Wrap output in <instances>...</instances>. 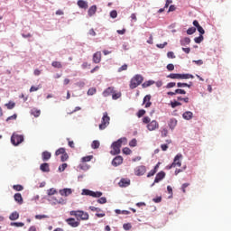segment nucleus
Listing matches in <instances>:
<instances>
[{"instance_id": "3c124183", "label": "nucleus", "mask_w": 231, "mask_h": 231, "mask_svg": "<svg viewBox=\"0 0 231 231\" xmlns=\"http://www.w3.org/2000/svg\"><path fill=\"white\" fill-rule=\"evenodd\" d=\"M171 106L174 109L175 107H178V106H181V103L178 101H173L171 103Z\"/></svg>"}, {"instance_id": "473e14b6", "label": "nucleus", "mask_w": 231, "mask_h": 231, "mask_svg": "<svg viewBox=\"0 0 231 231\" xmlns=\"http://www.w3.org/2000/svg\"><path fill=\"white\" fill-rule=\"evenodd\" d=\"M79 169H80L81 171H88V169H89V165H88V164L85 163V162L79 164Z\"/></svg>"}, {"instance_id": "680f3d73", "label": "nucleus", "mask_w": 231, "mask_h": 231, "mask_svg": "<svg viewBox=\"0 0 231 231\" xmlns=\"http://www.w3.org/2000/svg\"><path fill=\"white\" fill-rule=\"evenodd\" d=\"M166 68L168 71H174V64L172 63L168 64Z\"/></svg>"}, {"instance_id": "f3484780", "label": "nucleus", "mask_w": 231, "mask_h": 231, "mask_svg": "<svg viewBox=\"0 0 231 231\" xmlns=\"http://www.w3.org/2000/svg\"><path fill=\"white\" fill-rule=\"evenodd\" d=\"M72 192L73 191L71 190V189H68V188L60 189V196H65L66 198H67V196H69Z\"/></svg>"}, {"instance_id": "864d4df0", "label": "nucleus", "mask_w": 231, "mask_h": 231, "mask_svg": "<svg viewBox=\"0 0 231 231\" xmlns=\"http://www.w3.org/2000/svg\"><path fill=\"white\" fill-rule=\"evenodd\" d=\"M101 196H102V192H100V191H97V192L92 191V198H100Z\"/></svg>"}, {"instance_id": "2eb2a0df", "label": "nucleus", "mask_w": 231, "mask_h": 231, "mask_svg": "<svg viewBox=\"0 0 231 231\" xmlns=\"http://www.w3.org/2000/svg\"><path fill=\"white\" fill-rule=\"evenodd\" d=\"M163 178H165L164 171H160L159 173H157L153 183H160V181H162V180H163Z\"/></svg>"}, {"instance_id": "c9c22d12", "label": "nucleus", "mask_w": 231, "mask_h": 231, "mask_svg": "<svg viewBox=\"0 0 231 231\" xmlns=\"http://www.w3.org/2000/svg\"><path fill=\"white\" fill-rule=\"evenodd\" d=\"M194 42L197 43V44H200V42H203V34H200L199 37H196L194 39Z\"/></svg>"}, {"instance_id": "0eeeda50", "label": "nucleus", "mask_w": 231, "mask_h": 231, "mask_svg": "<svg viewBox=\"0 0 231 231\" xmlns=\"http://www.w3.org/2000/svg\"><path fill=\"white\" fill-rule=\"evenodd\" d=\"M11 142L13 145H19L20 143H23V142H24V136L14 134L11 137Z\"/></svg>"}, {"instance_id": "8fccbe9b", "label": "nucleus", "mask_w": 231, "mask_h": 231, "mask_svg": "<svg viewBox=\"0 0 231 231\" xmlns=\"http://www.w3.org/2000/svg\"><path fill=\"white\" fill-rule=\"evenodd\" d=\"M138 144L136 139H133L132 141L129 142V145L130 147H136V145Z\"/></svg>"}, {"instance_id": "13d9d810", "label": "nucleus", "mask_w": 231, "mask_h": 231, "mask_svg": "<svg viewBox=\"0 0 231 231\" xmlns=\"http://www.w3.org/2000/svg\"><path fill=\"white\" fill-rule=\"evenodd\" d=\"M68 158H69V156L68 155V153H66V152L61 155V162H66L68 161Z\"/></svg>"}, {"instance_id": "37998d69", "label": "nucleus", "mask_w": 231, "mask_h": 231, "mask_svg": "<svg viewBox=\"0 0 231 231\" xmlns=\"http://www.w3.org/2000/svg\"><path fill=\"white\" fill-rule=\"evenodd\" d=\"M110 17H112V19H116V17H118V13L116 12V10H113L110 12Z\"/></svg>"}, {"instance_id": "6e6d98bb", "label": "nucleus", "mask_w": 231, "mask_h": 231, "mask_svg": "<svg viewBox=\"0 0 231 231\" xmlns=\"http://www.w3.org/2000/svg\"><path fill=\"white\" fill-rule=\"evenodd\" d=\"M143 124H151V117L145 116L143 118Z\"/></svg>"}, {"instance_id": "b1692460", "label": "nucleus", "mask_w": 231, "mask_h": 231, "mask_svg": "<svg viewBox=\"0 0 231 231\" xmlns=\"http://www.w3.org/2000/svg\"><path fill=\"white\" fill-rule=\"evenodd\" d=\"M88 14L89 17H93V15H95V14H97V5L90 6Z\"/></svg>"}, {"instance_id": "de8ad7c7", "label": "nucleus", "mask_w": 231, "mask_h": 231, "mask_svg": "<svg viewBox=\"0 0 231 231\" xmlns=\"http://www.w3.org/2000/svg\"><path fill=\"white\" fill-rule=\"evenodd\" d=\"M48 217H50L47 215H36L35 216V219H48Z\"/></svg>"}, {"instance_id": "72a5a7b5", "label": "nucleus", "mask_w": 231, "mask_h": 231, "mask_svg": "<svg viewBox=\"0 0 231 231\" xmlns=\"http://www.w3.org/2000/svg\"><path fill=\"white\" fill-rule=\"evenodd\" d=\"M48 196H54V194H57V189L55 188H51L47 190Z\"/></svg>"}, {"instance_id": "20e7f679", "label": "nucleus", "mask_w": 231, "mask_h": 231, "mask_svg": "<svg viewBox=\"0 0 231 231\" xmlns=\"http://www.w3.org/2000/svg\"><path fill=\"white\" fill-rule=\"evenodd\" d=\"M142 82H143V77L138 74L134 76L130 81V89L138 88Z\"/></svg>"}, {"instance_id": "c03bdc74", "label": "nucleus", "mask_w": 231, "mask_h": 231, "mask_svg": "<svg viewBox=\"0 0 231 231\" xmlns=\"http://www.w3.org/2000/svg\"><path fill=\"white\" fill-rule=\"evenodd\" d=\"M82 194L85 196H93V191L89 189H83Z\"/></svg>"}, {"instance_id": "774afa93", "label": "nucleus", "mask_w": 231, "mask_h": 231, "mask_svg": "<svg viewBox=\"0 0 231 231\" xmlns=\"http://www.w3.org/2000/svg\"><path fill=\"white\" fill-rule=\"evenodd\" d=\"M154 174H156V170H152L148 172L147 178H151L152 176H154Z\"/></svg>"}, {"instance_id": "cd10ccee", "label": "nucleus", "mask_w": 231, "mask_h": 231, "mask_svg": "<svg viewBox=\"0 0 231 231\" xmlns=\"http://www.w3.org/2000/svg\"><path fill=\"white\" fill-rule=\"evenodd\" d=\"M93 160V155H88L81 158L82 163H86L88 162H91Z\"/></svg>"}, {"instance_id": "f8f14e48", "label": "nucleus", "mask_w": 231, "mask_h": 231, "mask_svg": "<svg viewBox=\"0 0 231 231\" xmlns=\"http://www.w3.org/2000/svg\"><path fill=\"white\" fill-rule=\"evenodd\" d=\"M124 163V158L122 156H116L112 161V165L114 167H118V165H122Z\"/></svg>"}, {"instance_id": "79ce46f5", "label": "nucleus", "mask_w": 231, "mask_h": 231, "mask_svg": "<svg viewBox=\"0 0 231 231\" xmlns=\"http://www.w3.org/2000/svg\"><path fill=\"white\" fill-rule=\"evenodd\" d=\"M97 203H100V205H104L105 203H107V199H106V197H102L97 199Z\"/></svg>"}, {"instance_id": "c85d7f7f", "label": "nucleus", "mask_w": 231, "mask_h": 231, "mask_svg": "<svg viewBox=\"0 0 231 231\" xmlns=\"http://www.w3.org/2000/svg\"><path fill=\"white\" fill-rule=\"evenodd\" d=\"M52 68H57L60 69L62 68V63L60 61H52L51 63Z\"/></svg>"}, {"instance_id": "0e129e2a", "label": "nucleus", "mask_w": 231, "mask_h": 231, "mask_svg": "<svg viewBox=\"0 0 231 231\" xmlns=\"http://www.w3.org/2000/svg\"><path fill=\"white\" fill-rule=\"evenodd\" d=\"M167 57H168V59H176V55H174V52H172V51H169L167 53Z\"/></svg>"}, {"instance_id": "bb28decb", "label": "nucleus", "mask_w": 231, "mask_h": 231, "mask_svg": "<svg viewBox=\"0 0 231 231\" xmlns=\"http://www.w3.org/2000/svg\"><path fill=\"white\" fill-rule=\"evenodd\" d=\"M19 217V213L17 211L13 212L10 216H9V219L11 221H15L17 220V218Z\"/></svg>"}, {"instance_id": "49530a36", "label": "nucleus", "mask_w": 231, "mask_h": 231, "mask_svg": "<svg viewBox=\"0 0 231 231\" xmlns=\"http://www.w3.org/2000/svg\"><path fill=\"white\" fill-rule=\"evenodd\" d=\"M5 106L7 107V109H14V107H15V103L9 102V103L5 104Z\"/></svg>"}, {"instance_id": "ea45409f", "label": "nucleus", "mask_w": 231, "mask_h": 231, "mask_svg": "<svg viewBox=\"0 0 231 231\" xmlns=\"http://www.w3.org/2000/svg\"><path fill=\"white\" fill-rule=\"evenodd\" d=\"M67 168H68V163H62V164L59 167V171H60V172H64V171H66Z\"/></svg>"}, {"instance_id": "ddd939ff", "label": "nucleus", "mask_w": 231, "mask_h": 231, "mask_svg": "<svg viewBox=\"0 0 231 231\" xmlns=\"http://www.w3.org/2000/svg\"><path fill=\"white\" fill-rule=\"evenodd\" d=\"M102 60V52L97 51L93 54V62L95 64H100V61Z\"/></svg>"}, {"instance_id": "412c9836", "label": "nucleus", "mask_w": 231, "mask_h": 231, "mask_svg": "<svg viewBox=\"0 0 231 231\" xmlns=\"http://www.w3.org/2000/svg\"><path fill=\"white\" fill-rule=\"evenodd\" d=\"M115 88L109 87L103 92V97H111L114 93Z\"/></svg>"}, {"instance_id": "4d7b16f0", "label": "nucleus", "mask_w": 231, "mask_h": 231, "mask_svg": "<svg viewBox=\"0 0 231 231\" xmlns=\"http://www.w3.org/2000/svg\"><path fill=\"white\" fill-rule=\"evenodd\" d=\"M10 120H17V114H14L13 116L7 117L6 122H10Z\"/></svg>"}, {"instance_id": "39448f33", "label": "nucleus", "mask_w": 231, "mask_h": 231, "mask_svg": "<svg viewBox=\"0 0 231 231\" xmlns=\"http://www.w3.org/2000/svg\"><path fill=\"white\" fill-rule=\"evenodd\" d=\"M111 120V117L107 115V112L103 113V117L101 120V124L99 125L100 131H104L109 125V122Z\"/></svg>"}, {"instance_id": "5701e85b", "label": "nucleus", "mask_w": 231, "mask_h": 231, "mask_svg": "<svg viewBox=\"0 0 231 231\" xmlns=\"http://www.w3.org/2000/svg\"><path fill=\"white\" fill-rule=\"evenodd\" d=\"M42 158L43 162H48V160H50V158H51V152H47V151L43 152L42 153Z\"/></svg>"}, {"instance_id": "a19ab883", "label": "nucleus", "mask_w": 231, "mask_h": 231, "mask_svg": "<svg viewBox=\"0 0 231 231\" xmlns=\"http://www.w3.org/2000/svg\"><path fill=\"white\" fill-rule=\"evenodd\" d=\"M116 214H125V216H128V214H131V212L127 210H120V209H116Z\"/></svg>"}, {"instance_id": "052dcab7", "label": "nucleus", "mask_w": 231, "mask_h": 231, "mask_svg": "<svg viewBox=\"0 0 231 231\" xmlns=\"http://www.w3.org/2000/svg\"><path fill=\"white\" fill-rule=\"evenodd\" d=\"M131 152H132L131 149H129V148H127V147H125V148L123 149V153H124V154L129 155V154H131Z\"/></svg>"}, {"instance_id": "6ab92c4d", "label": "nucleus", "mask_w": 231, "mask_h": 231, "mask_svg": "<svg viewBox=\"0 0 231 231\" xmlns=\"http://www.w3.org/2000/svg\"><path fill=\"white\" fill-rule=\"evenodd\" d=\"M14 201H16L18 205H23V195H21V193L14 194Z\"/></svg>"}, {"instance_id": "e2e57ef3", "label": "nucleus", "mask_w": 231, "mask_h": 231, "mask_svg": "<svg viewBox=\"0 0 231 231\" xmlns=\"http://www.w3.org/2000/svg\"><path fill=\"white\" fill-rule=\"evenodd\" d=\"M127 69V64H124L123 66H121L119 69H118V71L119 73L122 72V71H126Z\"/></svg>"}, {"instance_id": "7c9ffc66", "label": "nucleus", "mask_w": 231, "mask_h": 231, "mask_svg": "<svg viewBox=\"0 0 231 231\" xmlns=\"http://www.w3.org/2000/svg\"><path fill=\"white\" fill-rule=\"evenodd\" d=\"M92 149H98L100 147V142L99 141H93L91 144Z\"/></svg>"}, {"instance_id": "a18cd8bd", "label": "nucleus", "mask_w": 231, "mask_h": 231, "mask_svg": "<svg viewBox=\"0 0 231 231\" xmlns=\"http://www.w3.org/2000/svg\"><path fill=\"white\" fill-rule=\"evenodd\" d=\"M95 93H97V88H91L88 90V95H89V96H93V95H95Z\"/></svg>"}, {"instance_id": "9d476101", "label": "nucleus", "mask_w": 231, "mask_h": 231, "mask_svg": "<svg viewBox=\"0 0 231 231\" xmlns=\"http://www.w3.org/2000/svg\"><path fill=\"white\" fill-rule=\"evenodd\" d=\"M66 223L69 226H72V228H77L80 225V222L77 221L73 217H69L66 219Z\"/></svg>"}, {"instance_id": "a878e982", "label": "nucleus", "mask_w": 231, "mask_h": 231, "mask_svg": "<svg viewBox=\"0 0 231 231\" xmlns=\"http://www.w3.org/2000/svg\"><path fill=\"white\" fill-rule=\"evenodd\" d=\"M189 44H190V38L185 37V38L180 40V45L181 46H187Z\"/></svg>"}, {"instance_id": "f03ea898", "label": "nucleus", "mask_w": 231, "mask_h": 231, "mask_svg": "<svg viewBox=\"0 0 231 231\" xmlns=\"http://www.w3.org/2000/svg\"><path fill=\"white\" fill-rule=\"evenodd\" d=\"M70 216H75L78 221H88L89 219V214L82 210H72L69 212Z\"/></svg>"}, {"instance_id": "e433bc0d", "label": "nucleus", "mask_w": 231, "mask_h": 231, "mask_svg": "<svg viewBox=\"0 0 231 231\" xmlns=\"http://www.w3.org/2000/svg\"><path fill=\"white\" fill-rule=\"evenodd\" d=\"M152 84H154V80H148V81H145V82L143 84V88H149V86H152Z\"/></svg>"}, {"instance_id": "09e8293b", "label": "nucleus", "mask_w": 231, "mask_h": 231, "mask_svg": "<svg viewBox=\"0 0 231 231\" xmlns=\"http://www.w3.org/2000/svg\"><path fill=\"white\" fill-rule=\"evenodd\" d=\"M187 92L181 88H178L175 90V95H185Z\"/></svg>"}, {"instance_id": "4c0bfd02", "label": "nucleus", "mask_w": 231, "mask_h": 231, "mask_svg": "<svg viewBox=\"0 0 231 231\" xmlns=\"http://www.w3.org/2000/svg\"><path fill=\"white\" fill-rule=\"evenodd\" d=\"M11 226L22 227V226H24V223H23V222H13V223H11Z\"/></svg>"}, {"instance_id": "f704fd0d", "label": "nucleus", "mask_w": 231, "mask_h": 231, "mask_svg": "<svg viewBox=\"0 0 231 231\" xmlns=\"http://www.w3.org/2000/svg\"><path fill=\"white\" fill-rule=\"evenodd\" d=\"M66 152V149L64 148H60L55 152L56 156H60V154H63Z\"/></svg>"}, {"instance_id": "a211bd4d", "label": "nucleus", "mask_w": 231, "mask_h": 231, "mask_svg": "<svg viewBox=\"0 0 231 231\" xmlns=\"http://www.w3.org/2000/svg\"><path fill=\"white\" fill-rule=\"evenodd\" d=\"M77 5L79 8H82L83 10H88V5L87 1L79 0Z\"/></svg>"}, {"instance_id": "6e6552de", "label": "nucleus", "mask_w": 231, "mask_h": 231, "mask_svg": "<svg viewBox=\"0 0 231 231\" xmlns=\"http://www.w3.org/2000/svg\"><path fill=\"white\" fill-rule=\"evenodd\" d=\"M52 205H66V201L62 197H52L49 199Z\"/></svg>"}, {"instance_id": "423d86ee", "label": "nucleus", "mask_w": 231, "mask_h": 231, "mask_svg": "<svg viewBox=\"0 0 231 231\" xmlns=\"http://www.w3.org/2000/svg\"><path fill=\"white\" fill-rule=\"evenodd\" d=\"M182 159H183V155L181 153L177 154L174 157L173 162L170 166H167V168L174 169L175 167H180Z\"/></svg>"}, {"instance_id": "dca6fc26", "label": "nucleus", "mask_w": 231, "mask_h": 231, "mask_svg": "<svg viewBox=\"0 0 231 231\" xmlns=\"http://www.w3.org/2000/svg\"><path fill=\"white\" fill-rule=\"evenodd\" d=\"M118 185L119 187H129V185H131V180L129 179H122Z\"/></svg>"}, {"instance_id": "603ef678", "label": "nucleus", "mask_w": 231, "mask_h": 231, "mask_svg": "<svg viewBox=\"0 0 231 231\" xmlns=\"http://www.w3.org/2000/svg\"><path fill=\"white\" fill-rule=\"evenodd\" d=\"M144 115H145V110L144 109H141L137 112L138 118H142V116H143Z\"/></svg>"}, {"instance_id": "4be33fe9", "label": "nucleus", "mask_w": 231, "mask_h": 231, "mask_svg": "<svg viewBox=\"0 0 231 231\" xmlns=\"http://www.w3.org/2000/svg\"><path fill=\"white\" fill-rule=\"evenodd\" d=\"M40 171L42 172H50V164H48L46 162L41 164Z\"/></svg>"}, {"instance_id": "bf43d9fd", "label": "nucleus", "mask_w": 231, "mask_h": 231, "mask_svg": "<svg viewBox=\"0 0 231 231\" xmlns=\"http://www.w3.org/2000/svg\"><path fill=\"white\" fill-rule=\"evenodd\" d=\"M39 89H41V86L38 87H31L30 88V93H33V91H39Z\"/></svg>"}, {"instance_id": "2f4dec72", "label": "nucleus", "mask_w": 231, "mask_h": 231, "mask_svg": "<svg viewBox=\"0 0 231 231\" xmlns=\"http://www.w3.org/2000/svg\"><path fill=\"white\" fill-rule=\"evenodd\" d=\"M120 97H122V93H120V92L115 93V90H114V92L112 93L113 100H118V98H120Z\"/></svg>"}, {"instance_id": "c756f323", "label": "nucleus", "mask_w": 231, "mask_h": 231, "mask_svg": "<svg viewBox=\"0 0 231 231\" xmlns=\"http://www.w3.org/2000/svg\"><path fill=\"white\" fill-rule=\"evenodd\" d=\"M14 190H16L17 192H21V190L24 189V187L21 184L14 185L13 186Z\"/></svg>"}, {"instance_id": "7ed1b4c3", "label": "nucleus", "mask_w": 231, "mask_h": 231, "mask_svg": "<svg viewBox=\"0 0 231 231\" xmlns=\"http://www.w3.org/2000/svg\"><path fill=\"white\" fill-rule=\"evenodd\" d=\"M167 79H171L173 80H187L189 79H194V76L192 74L171 73L167 76Z\"/></svg>"}, {"instance_id": "58836bf2", "label": "nucleus", "mask_w": 231, "mask_h": 231, "mask_svg": "<svg viewBox=\"0 0 231 231\" xmlns=\"http://www.w3.org/2000/svg\"><path fill=\"white\" fill-rule=\"evenodd\" d=\"M193 33H196V27H191L187 30L188 35H193Z\"/></svg>"}, {"instance_id": "338daca9", "label": "nucleus", "mask_w": 231, "mask_h": 231, "mask_svg": "<svg viewBox=\"0 0 231 231\" xmlns=\"http://www.w3.org/2000/svg\"><path fill=\"white\" fill-rule=\"evenodd\" d=\"M123 228H124L125 230H131L132 226H131L130 223H128V224H124Z\"/></svg>"}, {"instance_id": "1a4fd4ad", "label": "nucleus", "mask_w": 231, "mask_h": 231, "mask_svg": "<svg viewBox=\"0 0 231 231\" xmlns=\"http://www.w3.org/2000/svg\"><path fill=\"white\" fill-rule=\"evenodd\" d=\"M160 128V124H158V121L152 120L151 123L147 125L148 131H156V129Z\"/></svg>"}, {"instance_id": "aec40b11", "label": "nucleus", "mask_w": 231, "mask_h": 231, "mask_svg": "<svg viewBox=\"0 0 231 231\" xmlns=\"http://www.w3.org/2000/svg\"><path fill=\"white\" fill-rule=\"evenodd\" d=\"M193 116H194V114L190 111H186L182 115V118H184V120H192Z\"/></svg>"}, {"instance_id": "5fc2aeb1", "label": "nucleus", "mask_w": 231, "mask_h": 231, "mask_svg": "<svg viewBox=\"0 0 231 231\" xmlns=\"http://www.w3.org/2000/svg\"><path fill=\"white\" fill-rule=\"evenodd\" d=\"M177 124H178V121L176 119H171L170 121V127H176Z\"/></svg>"}, {"instance_id": "9b49d317", "label": "nucleus", "mask_w": 231, "mask_h": 231, "mask_svg": "<svg viewBox=\"0 0 231 231\" xmlns=\"http://www.w3.org/2000/svg\"><path fill=\"white\" fill-rule=\"evenodd\" d=\"M146 171L147 170H146L145 166H137L134 169V174H135V176H143V174H145Z\"/></svg>"}, {"instance_id": "4468645a", "label": "nucleus", "mask_w": 231, "mask_h": 231, "mask_svg": "<svg viewBox=\"0 0 231 231\" xmlns=\"http://www.w3.org/2000/svg\"><path fill=\"white\" fill-rule=\"evenodd\" d=\"M143 104H144V107H151V106H152V103L151 102V95H146L143 97Z\"/></svg>"}, {"instance_id": "69168bd1", "label": "nucleus", "mask_w": 231, "mask_h": 231, "mask_svg": "<svg viewBox=\"0 0 231 231\" xmlns=\"http://www.w3.org/2000/svg\"><path fill=\"white\" fill-rule=\"evenodd\" d=\"M167 134H169V131L166 128H163L162 130V138H165V136H167Z\"/></svg>"}, {"instance_id": "f257e3e1", "label": "nucleus", "mask_w": 231, "mask_h": 231, "mask_svg": "<svg viewBox=\"0 0 231 231\" xmlns=\"http://www.w3.org/2000/svg\"><path fill=\"white\" fill-rule=\"evenodd\" d=\"M122 143L126 144L127 138L122 137L117 141L114 142L111 145L112 150L110 151V154H112L113 156L116 154H120V149L122 148Z\"/></svg>"}, {"instance_id": "393cba45", "label": "nucleus", "mask_w": 231, "mask_h": 231, "mask_svg": "<svg viewBox=\"0 0 231 231\" xmlns=\"http://www.w3.org/2000/svg\"><path fill=\"white\" fill-rule=\"evenodd\" d=\"M31 115H32V116H35V118H38V116H41V110L37 108H32L31 110Z\"/></svg>"}]
</instances>
